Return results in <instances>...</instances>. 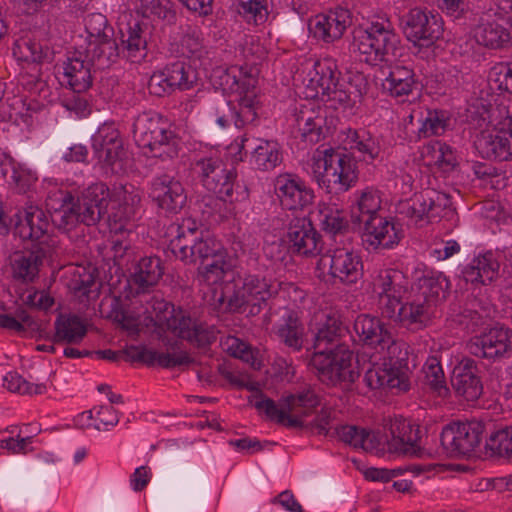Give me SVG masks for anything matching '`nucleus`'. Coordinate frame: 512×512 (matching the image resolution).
Returning <instances> with one entry per match:
<instances>
[{"mask_svg":"<svg viewBox=\"0 0 512 512\" xmlns=\"http://www.w3.org/2000/svg\"><path fill=\"white\" fill-rule=\"evenodd\" d=\"M250 402L260 414L279 425L307 428L320 435H327L329 432L332 414L330 408H322L313 421L305 420L320 405V397L311 389L290 394L278 402L258 392Z\"/></svg>","mask_w":512,"mask_h":512,"instance_id":"f257e3e1","label":"nucleus"},{"mask_svg":"<svg viewBox=\"0 0 512 512\" xmlns=\"http://www.w3.org/2000/svg\"><path fill=\"white\" fill-rule=\"evenodd\" d=\"M312 175L328 193H344L358 180L354 158L335 148L317 149L313 155Z\"/></svg>","mask_w":512,"mask_h":512,"instance_id":"f03ea898","label":"nucleus"},{"mask_svg":"<svg viewBox=\"0 0 512 512\" xmlns=\"http://www.w3.org/2000/svg\"><path fill=\"white\" fill-rule=\"evenodd\" d=\"M291 291L302 293L293 283L268 279L259 274H247L242 286L228 298L226 310L255 316L267 305L269 299L276 297L280 292L289 294Z\"/></svg>","mask_w":512,"mask_h":512,"instance_id":"7ed1b4c3","label":"nucleus"},{"mask_svg":"<svg viewBox=\"0 0 512 512\" xmlns=\"http://www.w3.org/2000/svg\"><path fill=\"white\" fill-rule=\"evenodd\" d=\"M380 204V198L373 191L365 190L357 203L359 214L352 212V217L364 224L363 242L374 249L391 248L402 237L401 230L394 223L378 215Z\"/></svg>","mask_w":512,"mask_h":512,"instance_id":"20e7f679","label":"nucleus"},{"mask_svg":"<svg viewBox=\"0 0 512 512\" xmlns=\"http://www.w3.org/2000/svg\"><path fill=\"white\" fill-rule=\"evenodd\" d=\"M353 358L348 345H338V348L313 352L309 363L322 383L348 390L360 376Z\"/></svg>","mask_w":512,"mask_h":512,"instance_id":"39448f33","label":"nucleus"},{"mask_svg":"<svg viewBox=\"0 0 512 512\" xmlns=\"http://www.w3.org/2000/svg\"><path fill=\"white\" fill-rule=\"evenodd\" d=\"M400 43L390 20L377 17L358 35L354 36L353 46L365 56V62L376 65L390 62L395 56Z\"/></svg>","mask_w":512,"mask_h":512,"instance_id":"423d86ee","label":"nucleus"},{"mask_svg":"<svg viewBox=\"0 0 512 512\" xmlns=\"http://www.w3.org/2000/svg\"><path fill=\"white\" fill-rule=\"evenodd\" d=\"M133 136L138 147L153 157L173 159L179 153V140L158 114L144 112L135 119Z\"/></svg>","mask_w":512,"mask_h":512,"instance_id":"0eeeda50","label":"nucleus"},{"mask_svg":"<svg viewBox=\"0 0 512 512\" xmlns=\"http://www.w3.org/2000/svg\"><path fill=\"white\" fill-rule=\"evenodd\" d=\"M399 27L414 46L430 47L443 36V21L438 14L415 7L399 18Z\"/></svg>","mask_w":512,"mask_h":512,"instance_id":"6e6552de","label":"nucleus"},{"mask_svg":"<svg viewBox=\"0 0 512 512\" xmlns=\"http://www.w3.org/2000/svg\"><path fill=\"white\" fill-rule=\"evenodd\" d=\"M486 427L482 422H453L442 429L441 446L447 456H469L480 445Z\"/></svg>","mask_w":512,"mask_h":512,"instance_id":"1a4fd4ad","label":"nucleus"},{"mask_svg":"<svg viewBox=\"0 0 512 512\" xmlns=\"http://www.w3.org/2000/svg\"><path fill=\"white\" fill-rule=\"evenodd\" d=\"M473 36L479 45L486 48H505L512 41V18L499 9L490 8L479 16Z\"/></svg>","mask_w":512,"mask_h":512,"instance_id":"9d476101","label":"nucleus"},{"mask_svg":"<svg viewBox=\"0 0 512 512\" xmlns=\"http://www.w3.org/2000/svg\"><path fill=\"white\" fill-rule=\"evenodd\" d=\"M373 292L377 297V307L384 318L395 315V309L402 302L408 290V278L398 270H380L373 279Z\"/></svg>","mask_w":512,"mask_h":512,"instance_id":"9b49d317","label":"nucleus"},{"mask_svg":"<svg viewBox=\"0 0 512 512\" xmlns=\"http://www.w3.org/2000/svg\"><path fill=\"white\" fill-rule=\"evenodd\" d=\"M109 197L110 189L103 182L94 183L86 188L75 200L80 223L93 226L103 220L112 226L108 212Z\"/></svg>","mask_w":512,"mask_h":512,"instance_id":"f8f14e48","label":"nucleus"},{"mask_svg":"<svg viewBox=\"0 0 512 512\" xmlns=\"http://www.w3.org/2000/svg\"><path fill=\"white\" fill-rule=\"evenodd\" d=\"M109 201L112 203L109 217L116 232L126 229V225L135 220L140 213L141 195L130 183L114 185L110 191Z\"/></svg>","mask_w":512,"mask_h":512,"instance_id":"ddd939ff","label":"nucleus"},{"mask_svg":"<svg viewBox=\"0 0 512 512\" xmlns=\"http://www.w3.org/2000/svg\"><path fill=\"white\" fill-rule=\"evenodd\" d=\"M321 262L329 265V275L343 285L356 284L363 277L362 258L352 249H330L321 258Z\"/></svg>","mask_w":512,"mask_h":512,"instance_id":"4468645a","label":"nucleus"},{"mask_svg":"<svg viewBox=\"0 0 512 512\" xmlns=\"http://www.w3.org/2000/svg\"><path fill=\"white\" fill-rule=\"evenodd\" d=\"M148 195L158 208L172 214L179 213L186 206L188 198L183 183L168 174L151 180Z\"/></svg>","mask_w":512,"mask_h":512,"instance_id":"2eb2a0df","label":"nucleus"},{"mask_svg":"<svg viewBox=\"0 0 512 512\" xmlns=\"http://www.w3.org/2000/svg\"><path fill=\"white\" fill-rule=\"evenodd\" d=\"M503 127L496 132L482 131L474 140L477 152L486 159L512 160V112L507 110Z\"/></svg>","mask_w":512,"mask_h":512,"instance_id":"dca6fc26","label":"nucleus"},{"mask_svg":"<svg viewBox=\"0 0 512 512\" xmlns=\"http://www.w3.org/2000/svg\"><path fill=\"white\" fill-rule=\"evenodd\" d=\"M351 12L341 6L319 13L309 21V30L313 36L325 43H333L342 38L351 25Z\"/></svg>","mask_w":512,"mask_h":512,"instance_id":"f3484780","label":"nucleus"},{"mask_svg":"<svg viewBox=\"0 0 512 512\" xmlns=\"http://www.w3.org/2000/svg\"><path fill=\"white\" fill-rule=\"evenodd\" d=\"M470 354L486 359L503 357L512 348V330L504 326H495L479 336L473 337L467 344Z\"/></svg>","mask_w":512,"mask_h":512,"instance_id":"a211bd4d","label":"nucleus"},{"mask_svg":"<svg viewBox=\"0 0 512 512\" xmlns=\"http://www.w3.org/2000/svg\"><path fill=\"white\" fill-rule=\"evenodd\" d=\"M450 206V197L436 190H425L415 194L411 201L403 206L401 213L415 224L426 220L431 222L440 217L441 212Z\"/></svg>","mask_w":512,"mask_h":512,"instance_id":"6ab92c4d","label":"nucleus"},{"mask_svg":"<svg viewBox=\"0 0 512 512\" xmlns=\"http://www.w3.org/2000/svg\"><path fill=\"white\" fill-rule=\"evenodd\" d=\"M388 430L390 439L386 441L390 452L418 457L422 455L418 425L403 417H395L390 420Z\"/></svg>","mask_w":512,"mask_h":512,"instance_id":"aec40b11","label":"nucleus"},{"mask_svg":"<svg viewBox=\"0 0 512 512\" xmlns=\"http://www.w3.org/2000/svg\"><path fill=\"white\" fill-rule=\"evenodd\" d=\"M49 252V246H43V242L31 249L13 252L9 257L13 278L25 283L33 282Z\"/></svg>","mask_w":512,"mask_h":512,"instance_id":"412c9836","label":"nucleus"},{"mask_svg":"<svg viewBox=\"0 0 512 512\" xmlns=\"http://www.w3.org/2000/svg\"><path fill=\"white\" fill-rule=\"evenodd\" d=\"M274 186L281 205L286 209H302L313 202V190L308 188L296 175L280 174L276 177Z\"/></svg>","mask_w":512,"mask_h":512,"instance_id":"4be33fe9","label":"nucleus"},{"mask_svg":"<svg viewBox=\"0 0 512 512\" xmlns=\"http://www.w3.org/2000/svg\"><path fill=\"white\" fill-rule=\"evenodd\" d=\"M477 363L471 358L463 359L454 367L451 385L456 395L466 401H476L483 393V384Z\"/></svg>","mask_w":512,"mask_h":512,"instance_id":"5701e85b","label":"nucleus"},{"mask_svg":"<svg viewBox=\"0 0 512 512\" xmlns=\"http://www.w3.org/2000/svg\"><path fill=\"white\" fill-rule=\"evenodd\" d=\"M94 73V65L84 52H70L63 62V76L73 92L88 91L92 87Z\"/></svg>","mask_w":512,"mask_h":512,"instance_id":"b1692460","label":"nucleus"},{"mask_svg":"<svg viewBox=\"0 0 512 512\" xmlns=\"http://www.w3.org/2000/svg\"><path fill=\"white\" fill-rule=\"evenodd\" d=\"M258 101L254 95H245L235 106L229 101L221 102L216 108L217 123L225 128L234 124L242 128L257 119Z\"/></svg>","mask_w":512,"mask_h":512,"instance_id":"393cba45","label":"nucleus"},{"mask_svg":"<svg viewBox=\"0 0 512 512\" xmlns=\"http://www.w3.org/2000/svg\"><path fill=\"white\" fill-rule=\"evenodd\" d=\"M287 239L293 253L308 256L320 252V235L306 217H296L290 221Z\"/></svg>","mask_w":512,"mask_h":512,"instance_id":"a878e982","label":"nucleus"},{"mask_svg":"<svg viewBox=\"0 0 512 512\" xmlns=\"http://www.w3.org/2000/svg\"><path fill=\"white\" fill-rule=\"evenodd\" d=\"M275 336L290 352H301L305 348L307 334L300 313L285 309L280 322L275 326Z\"/></svg>","mask_w":512,"mask_h":512,"instance_id":"bb28decb","label":"nucleus"},{"mask_svg":"<svg viewBox=\"0 0 512 512\" xmlns=\"http://www.w3.org/2000/svg\"><path fill=\"white\" fill-rule=\"evenodd\" d=\"M437 309L418 295L411 302L403 304L402 302L395 309L394 316H388L396 323L409 329H421L426 327L432 318L436 317Z\"/></svg>","mask_w":512,"mask_h":512,"instance_id":"cd10ccee","label":"nucleus"},{"mask_svg":"<svg viewBox=\"0 0 512 512\" xmlns=\"http://www.w3.org/2000/svg\"><path fill=\"white\" fill-rule=\"evenodd\" d=\"M382 81L383 91L393 98L409 96L418 88V81L414 70L401 63L389 65L384 69Z\"/></svg>","mask_w":512,"mask_h":512,"instance_id":"c85d7f7f","label":"nucleus"},{"mask_svg":"<svg viewBox=\"0 0 512 512\" xmlns=\"http://www.w3.org/2000/svg\"><path fill=\"white\" fill-rule=\"evenodd\" d=\"M92 149L99 162L108 166H114L124 155L119 131L108 125L101 126L92 137Z\"/></svg>","mask_w":512,"mask_h":512,"instance_id":"c756f323","label":"nucleus"},{"mask_svg":"<svg viewBox=\"0 0 512 512\" xmlns=\"http://www.w3.org/2000/svg\"><path fill=\"white\" fill-rule=\"evenodd\" d=\"M353 328L360 342L381 352L384 351L385 344L391 337V332L381 319L369 314L358 315Z\"/></svg>","mask_w":512,"mask_h":512,"instance_id":"7c9ffc66","label":"nucleus"},{"mask_svg":"<svg viewBox=\"0 0 512 512\" xmlns=\"http://www.w3.org/2000/svg\"><path fill=\"white\" fill-rule=\"evenodd\" d=\"M163 274V263L159 257H143L134 265L128 284L136 294L144 293L155 286Z\"/></svg>","mask_w":512,"mask_h":512,"instance_id":"2f4dec72","label":"nucleus"},{"mask_svg":"<svg viewBox=\"0 0 512 512\" xmlns=\"http://www.w3.org/2000/svg\"><path fill=\"white\" fill-rule=\"evenodd\" d=\"M179 241L174 243V255L186 263H195L197 260L207 262L210 258L223 251L220 242L216 241L209 234L200 232V237L192 243H184L180 246Z\"/></svg>","mask_w":512,"mask_h":512,"instance_id":"473e14b6","label":"nucleus"},{"mask_svg":"<svg viewBox=\"0 0 512 512\" xmlns=\"http://www.w3.org/2000/svg\"><path fill=\"white\" fill-rule=\"evenodd\" d=\"M50 221L47 214L38 206L30 205L24 211V216L20 218L15 227L16 234L23 240L46 242Z\"/></svg>","mask_w":512,"mask_h":512,"instance_id":"72a5a7b5","label":"nucleus"},{"mask_svg":"<svg viewBox=\"0 0 512 512\" xmlns=\"http://www.w3.org/2000/svg\"><path fill=\"white\" fill-rule=\"evenodd\" d=\"M500 263L493 252H486L472 259L462 270L466 282L487 285L499 276Z\"/></svg>","mask_w":512,"mask_h":512,"instance_id":"f704fd0d","label":"nucleus"},{"mask_svg":"<svg viewBox=\"0 0 512 512\" xmlns=\"http://www.w3.org/2000/svg\"><path fill=\"white\" fill-rule=\"evenodd\" d=\"M417 288V295L437 309L446 301L451 283L444 273L431 271L418 279Z\"/></svg>","mask_w":512,"mask_h":512,"instance_id":"c9c22d12","label":"nucleus"},{"mask_svg":"<svg viewBox=\"0 0 512 512\" xmlns=\"http://www.w3.org/2000/svg\"><path fill=\"white\" fill-rule=\"evenodd\" d=\"M347 327L335 316L326 315L314 336V349L329 350L338 348V345H347L345 338L348 336Z\"/></svg>","mask_w":512,"mask_h":512,"instance_id":"e433bc0d","label":"nucleus"},{"mask_svg":"<svg viewBox=\"0 0 512 512\" xmlns=\"http://www.w3.org/2000/svg\"><path fill=\"white\" fill-rule=\"evenodd\" d=\"M121 52L131 62H140L146 56L147 36L146 28L138 21L129 23L126 32L121 30Z\"/></svg>","mask_w":512,"mask_h":512,"instance_id":"4c0bfd02","label":"nucleus"},{"mask_svg":"<svg viewBox=\"0 0 512 512\" xmlns=\"http://www.w3.org/2000/svg\"><path fill=\"white\" fill-rule=\"evenodd\" d=\"M409 345L403 340H395L391 336L385 344L386 355L384 363L398 376H403L404 381L409 383V374L413 360L410 359Z\"/></svg>","mask_w":512,"mask_h":512,"instance_id":"58836bf2","label":"nucleus"},{"mask_svg":"<svg viewBox=\"0 0 512 512\" xmlns=\"http://www.w3.org/2000/svg\"><path fill=\"white\" fill-rule=\"evenodd\" d=\"M283 161V151L281 145L274 140H258L253 148L250 162L260 171H272Z\"/></svg>","mask_w":512,"mask_h":512,"instance_id":"ea45409f","label":"nucleus"},{"mask_svg":"<svg viewBox=\"0 0 512 512\" xmlns=\"http://www.w3.org/2000/svg\"><path fill=\"white\" fill-rule=\"evenodd\" d=\"M364 381L370 389H398L407 391L410 383L404 381L403 376H398L383 363L372 365L364 375Z\"/></svg>","mask_w":512,"mask_h":512,"instance_id":"a19ab883","label":"nucleus"},{"mask_svg":"<svg viewBox=\"0 0 512 512\" xmlns=\"http://www.w3.org/2000/svg\"><path fill=\"white\" fill-rule=\"evenodd\" d=\"M237 173L234 169L227 170L223 163L217 166L202 184L208 191L218 195L223 201H238L234 197V187Z\"/></svg>","mask_w":512,"mask_h":512,"instance_id":"79ce46f5","label":"nucleus"},{"mask_svg":"<svg viewBox=\"0 0 512 512\" xmlns=\"http://www.w3.org/2000/svg\"><path fill=\"white\" fill-rule=\"evenodd\" d=\"M55 343L78 344L86 336L87 328L81 318L72 314H60L54 323Z\"/></svg>","mask_w":512,"mask_h":512,"instance_id":"37998d69","label":"nucleus"},{"mask_svg":"<svg viewBox=\"0 0 512 512\" xmlns=\"http://www.w3.org/2000/svg\"><path fill=\"white\" fill-rule=\"evenodd\" d=\"M295 122L302 138L310 143H317L323 135L325 117L319 111L303 107L295 113Z\"/></svg>","mask_w":512,"mask_h":512,"instance_id":"c03bdc74","label":"nucleus"},{"mask_svg":"<svg viewBox=\"0 0 512 512\" xmlns=\"http://www.w3.org/2000/svg\"><path fill=\"white\" fill-rule=\"evenodd\" d=\"M86 55L94 65V71L108 68L118 58L121 48L110 37L96 39L89 44Z\"/></svg>","mask_w":512,"mask_h":512,"instance_id":"a18cd8bd","label":"nucleus"},{"mask_svg":"<svg viewBox=\"0 0 512 512\" xmlns=\"http://www.w3.org/2000/svg\"><path fill=\"white\" fill-rule=\"evenodd\" d=\"M12 50L15 57L26 62L45 63L54 58V52L48 45L28 37L16 40Z\"/></svg>","mask_w":512,"mask_h":512,"instance_id":"49530a36","label":"nucleus"},{"mask_svg":"<svg viewBox=\"0 0 512 512\" xmlns=\"http://www.w3.org/2000/svg\"><path fill=\"white\" fill-rule=\"evenodd\" d=\"M0 327L24 336L42 331V324L24 309H17L14 314H0Z\"/></svg>","mask_w":512,"mask_h":512,"instance_id":"de8ad7c7","label":"nucleus"},{"mask_svg":"<svg viewBox=\"0 0 512 512\" xmlns=\"http://www.w3.org/2000/svg\"><path fill=\"white\" fill-rule=\"evenodd\" d=\"M346 148L358 151L364 161L375 160L380 153L377 140L366 130L348 129L344 139Z\"/></svg>","mask_w":512,"mask_h":512,"instance_id":"09e8293b","label":"nucleus"},{"mask_svg":"<svg viewBox=\"0 0 512 512\" xmlns=\"http://www.w3.org/2000/svg\"><path fill=\"white\" fill-rule=\"evenodd\" d=\"M314 71L315 74L310 82L317 88V94L324 99L325 93L334 89L340 82L341 72L338 70L335 61L330 58H324L316 62Z\"/></svg>","mask_w":512,"mask_h":512,"instance_id":"8fccbe9b","label":"nucleus"},{"mask_svg":"<svg viewBox=\"0 0 512 512\" xmlns=\"http://www.w3.org/2000/svg\"><path fill=\"white\" fill-rule=\"evenodd\" d=\"M56 195L57 199L61 202V206L60 208H55L52 222L59 230L70 231L80 223L75 207V198L68 191H59Z\"/></svg>","mask_w":512,"mask_h":512,"instance_id":"3c124183","label":"nucleus"},{"mask_svg":"<svg viewBox=\"0 0 512 512\" xmlns=\"http://www.w3.org/2000/svg\"><path fill=\"white\" fill-rule=\"evenodd\" d=\"M69 288L78 296L87 300L98 296L99 285L96 282V269L77 267L72 275Z\"/></svg>","mask_w":512,"mask_h":512,"instance_id":"603ef678","label":"nucleus"},{"mask_svg":"<svg viewBox=\"0 0 512 512\" xmlns=\"http://www.w3.org/2000/svg\"><path fill=\"white\" fill-rule=\"evenodd\" d=\"M175 89L188 90L193 87L197 81L195 69L182 60H177L167 64L163 68Z\"/></svg>","mask_w":512,"mask_h":512,"instance_id":"864d4df0","label":"nucleus"},{"mask_svg":"<svg viewBox=\"0 0 512 512\" xmlns=\"http://www.w3.org/2000/svg\"><path fill=\"white\" fill-rule=\"evenodd\" d=\"M485 447L492 454L512 459V426L494 425V429L486 440Z\"/></svg>","mask_w":512,"mask_h":512,"instance_id":"5fc2aeb1","label":"nucleus"},{"mask_svg":"<svg viewBox=\"0 0 512 512\" xmlns=\"http://www.w3.org/2000/svg\"><path fill=\"white\" fill-rule=\"evenodd\" d=\"M138 12L145 18L161 20L170 25L176 21V10L171 0H140Z\"/></svg>","mask_w":512,"mask_h":512,"instance_id":"6e6d98bb","label":"nucleus"},{"mask_svg":"<svg viewBox=\"0 0 512 512\" xmlns=\"http://www.w3.org/2000/svg\"><path fill=\"white\" fill-rule=\"evenodd\" d=\"M319 213L324 231L333 235L344 234L348 231L349 222L345 212L338 209L335 205L323 204L320 206Z\"/></svg>","mask_w":512,"mask_h":512,"instance_id":"4d7b16f0","label":"nucleus"},{"mask_svg":"<svg viewBox=\"0 0 512 512\" xmlns=\"http://www.w3.org/2000/svg\"><path fill=\"white\" fill-rule=\"evenodd\" d=\"M479 306L480 303L477 299L467 302L465 307L454 316L453 321L468 330H475L490 317L489 310L484 307L478 309Z\"/></svg>","mask_w":512,"mask_h":512,"instance_id":"13d9d810","label":"nucleus"},{"mask_svg":"<svg viewBox=\"0 0 512 512\" xmlns=\"http://www.w3.org/2000/svg\"><path fill=\"white\" fill-rule=\"evenodd\" d=\"M450 114L445 110H428L419 128V137L438 136L445 133L450 125Z\"/></svg>","mask_w":512,"mask_h":512,"instance_id":"bf43d9fd","label":"nucleus"},{"mask_svg":"<svg viewBox=\"0 0 512 512\" xmlns=\"http://www.w3.org/2000/svg\"><path fill=\"white\" fill-rule=\"evenodd\" d=\"M425 383L440 397L447 396L449 389L446 386L444 372L440 360L436 356L429 357L424 366Z\"/></svg>","mask_w":512,"mask_h":512,"instance_id":"052dcab7","label":"nucleus"},{"mask_svg":"<svg viewBox=\"0 0 512 512\" xmlns=\"http://www.w3.org/2000/svg\"><path fill=\"white\" fill-rule=\"evenodd\" d=\"M237 11L248 23L262 25L268 19V0H238Z\"/></svg>","mask_w":512,"mask_h":512,"instance_id":"680f3d73","label":"nucleus"},{"mask_svg":"<svg viewBox=\"0 0 512 512\" xmlns=\"http://www.w3.org/2000/svg\"><path fill=\"white\" fill-rule=\"evenodd\" d=\"M110 318L130 336H137L140 332V316L122 306L118 299L113 300Z\"/></svg>","mask_w":512,"mask_h":512,"instance_id":"e2e57ef3","label":"nucleus"},{"mask_svg":"<svg viewBox=\"0 0 512 512\" xmlns=\"http://www.w3.org/2000/svg\"><path fill=\"white\" fill-rule=\"evenodd\" d=\"M3 386L10 392L21 395H41L47 390L45 384L29 383L17 372L7 373L3 379Z\"/></svg>","mask_w":512,"mask_h":512,"instance_id":"0e129e2a","label":"nucleus"},{"mask_svg":"<svg viewBox=\"0 0 512 512\" xmlns=\"http://www.w3.org/2000/svg\"><path fill=\"white\" fill-rule=\"evenodd\" d=\"M197 322L189 313L178 307L174 317L170 320L165 329L170 330L178 337L188 340L191 335H195Z\"/></svg>","mask_w":512,"mask_h":512,"instance_id":"69168bd1","label":"nucleus"},{"mask_svg":"<svg viewBox=\"0 0 512 512\" xmlns=\"http://www.w3.org/2000/svg\"><path fill=\"white\" fill-rule=\"evenodd\" d=\"M229 269L230 264L225 260L224 250L210 258L207 262L200 263L198 268L199 272L205 277V280L212 283L221 280Z\"/></svg>","mask_w":512,"mask_h":512,"instance_id":"338daca9","label":"nucleus"},{"mask_svg":"<svg viewBox=\"0 0 512 512\" xmlns=\"http://www.w3.org/2000/svg\"><path fill=\"white\" fill-rule=\"evenodd\" d=\"M152 311L146 308L147 319L154 322L155 326L165 329L170 320L174 317L177 308L170 302L155 299L151 303Z\"/></svg>","mask_w":512,"mask_h":512,"instance_id":"774afa93","label":"nucleus"}]
</instances>
